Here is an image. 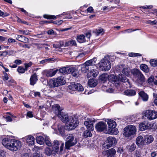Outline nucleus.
Wrapping results in <instances>:
<instances>
[{"instance_id": "nucleus-49", "label": "nucleus", "mask_w": 157, "mask_h": 157, "mask_svg": "<svg viewBox=\"0 0 157 157\" xmlns=\"http://www.w3.org/2000/svg\"><path fill=\"white\" fill-rule=\"evenodd\" d=\"M35 45L37 46V47L39 48H42L44 47V45H48L47 44H36Z\"/></svg>"}, {"instance_id": "nucleus-35", "label": "nucleus", "mask_w": 157, "mask_h": 157, "mask_svg": "<svg viewBox=\"0 0 157 157\" xmlns=\"http://www.w3.org/2000/svg\"><path fill=\"white\" fill-rule=\"evenodd\" d=\"M140 69L144 72L146 73H148L149 69L147 65L145 64H141L140 66Z\"/></svg>"}, {"instance_id": "nucleus-18", "label": "nucleus", "mask_w": 157, "mask_h": 157, "mask_svg": "<svg viewBox=\"0 0 157 157\" xmlns=\"http://www.w3.org/2000/svg\"><path fill=\"white\" fill-rule=\"evenodd\" d=\"M58 117L62 122H65L67 121V119L69 118L70 116H69L68 114L66 113L63 111L57 115Z\"/></svg>"}, {"instance_id": "nucleus-8", "label": "nucleus", "mask_w": 157, "mask_h": 157, "mask_svg": "<svg viewBox=\"0 0 157 157\" xmlns=\"http://www.w3.org/2000/svg\"><path fill=\"white\" fill-rule=\"evenodd\" d=\"M96 58L88 60L84 64L81 65V71L83 73H85L89 71L90 67L95 65L96 61Z\"/></svg>"}, {"instance_id": "nucleus-41", "label": "nucleus", "mask_w": 157, "mask_h": 157, "mask_svg": "<svg viewBox=\"0 0 157 157\" xmlns=\"http://www.w3.org/2000/svg\"><path fill=\"white\" fill-rule=\"evenodd\" d=\"M122 72L125 75L128 76L129 75L130 72L129 69L128 68H124L122 70Z\"/></svg>"}, {"instance_id": "nucleus-23", "label": "nucleus", "mask_w": 157, "mask_h": 157, "mask_svg": "<svg viewBox=\"0 0 157 157\" xmlns=\"http://www.w3.org/2000/svg\"><path fill=\"white\" fill-rule=\"evenodd\" d=\"M16 38L17 40L22 42L26 43L29 42V40L28 38L21 35H18Z\"/></svg>"}, {"instance_id": "nucleus-19", "label": "nucleus", "mask_w": 157, "mask_h": 157, "mask_svg": "<svg viewBox=\"0 0 157 157\" xmlns=\"http://www.w3.org/2000/svg\"><path fill=\"white\" fill-rule=\"evenodd\" d=\"M108 80L113 84H115L117 86L119 84V79L117 77L114 75L111 74L109 75Z\"/></svg>"}, {"instance_id": "nucleus-59", "label": "nucleus", "mask_w": 157, "mask_h": 157, "mask_svg": "<svg viewBox=\"0 0 157 157\" xmlns=\"http://www.w3.org/2000/svg\"><path fill=\"white\" fill-rule=\"evenodd\" d=\"M8 53L7 51L3 52H2V53L0 54V55L1 56L5 57L7 55Z\"/></svg>"}, {"instance_id": "nucleus-58", "label": "nucleus", "mask_w": 157, "mask_h": 157, "mask_svg": "<svg viewBox=\"0 0 157 157\" xmlns=\"http://www.w3.org/2000/svg\"><path fill=\"white\" fill-rule=\"evenodd\" d=\"M147 23L149 24L155 25L156 24V23H157V21L155 20L153 21H151L150 20H149L147 21Z\"/></svg>"}, {"instance_id": "nucleus-40", "label": "nucleus", "mask_w": 157, "mask_h": 157, "mask_svg": "<svg viewBox=\"0 0 157 157\" xmlns=\"http://www.w3.org/2000/svg\"><path fill=\"white\" fill-rule=\"evenodd\" d=\"M93 32L96 34L98 36L101 34L102 33V32H103V31L102 29L99 28L94 31Z\"/></svg>"}, {"instance_id": "nucleus-64", "label": "nucleus", "mask_w": 157, "mask_h": 157, "mask_svg": "<svg viewBox=\"0 0 157 157\" xmlns=\"http://www.w3.org/2000/svg\"><path fill=\"white\" fill-rule=\"evenodd\" d=\"M5 155L4 151L2 150H0V157H3Z\"/></svg>"}, {"instance_id": "nucleus-21", "label": "nucleus", "mask_w": 157, "mask_h": 157, "mask_svg": "<svg viewBox=\"0 0 157 157\" xmlns=\"http://www.w3.org/2000/svg\"><path fill=\"white\" fill-rule=\"evenodd\" d=\"M58 71V69H56L54 71L52 70H50L46 71L45 72V74L47 77H51L54 76L56 73Z\"/></svg>"}, {"instance_id": "nucleus-14", "label": "nucleus", "mask_w": 157, "mask_h": 157, "mask_svg": "<svg viewBox=\"0 0 157 157\" xmlns=\"http://www.w3.org/2000/svg\"><path fill=\"white\" fill-rule=\"evenodd\" d=\"M83 88L80 84L72 82L68 86V91L71 92L70 90H78L81 91L83 90Z\"/></svg>"}, {"instance_id": "nucleus-50", "label": "nucleus", "mask_w": 157, "mask_h": 157, "mask_svg": "<svg viewBox=\"0 0 157 157\" xmlns=\"http://www.w3.org/2000/svg\"><path fill=\"white\" fill-rule=\"evenodd\" d=\"M91 73H92L91 74H92L93 77H94L97 76L98 74V72L96 70H93V72H91Z\"/></svg>"}, {"instance_id": "nucleus-45", "label": "nucleus", "mask_w": 157, "mask_h": 157, "mask_svg": "<svg viewBox=\"0 0 157 157\" xmlns=\"http://www.w3.org/2000/svg\"><path fill=\"white\" fill-rule=\"evenodd\" d=\"M136 148V145L135 144H133L131 145L128 148V150L130 152L133 151Z\"/></svg>"}, {"instance_id": "nucleus-62", "label": "nucleus", "mask_w": 157, "mask_h": 157, "mask_svg": "<svg viewBox=\"0 0 157 157\" xmlns=\"http://www.w3.org/2000/svg\"><path fill=\"white\" fill-rule=\"evenodd\" d=\"M15 40L12 38H9L8 40V43H14L15 42Z\"/></svg>"}, {"instance_id": "nucleus-44", "label": "nucleus", "mask_w": 157, "mask_h": 157, "mask_svg": "<svg viewBox=\"0 0 157 157\" xmlns=\"http://www.w3.org/2000/svg\"><path fill=\"white\" fill-rule=\"evenodd\" d=\"M129 56L130 57L133 56H141L142 55L141 54L132 52L129 54Z\"/></svg>"}, {"instance_id": "nucleus-39", "label": "nucleus", "mask_w": 157, "mask_h": 157, "mask_svg": "<svg viewBox=\"0 0 157 157\" xmlns=\"http://www.w3.org/2000/svg\"><path fill=\"white\" fill-rule=\"evenodd\" d=\"M17 71L19 73L23 74L26 71L25 68H24L21 66H19L17 68Z\"/></svg>"}, {"instance_id": "nucleus-17", "label": "nucleus", "mask_w": 157, "mask_h": 157, "mask_svg": "<svg viewBox=\"0 0 157 157\" xmlns=\"http://www.w3.org/2000/svg\"><path fill=\"white\" fill-rule=\"evenodd\" d=\"M44 153L48 156H50L52 155H55L57 154L56 151H55L53 147L51 148V147H48L45 148Z\"/></svg>"}, {"instance_id": "nucleus-63", "label": "nucleus", "mask_w": 157, "mask_h": 157, "mask_svg": "<svg viewBox=\"0 0 157 157\" xmlns=\"http://www.w3.org/2000/svg\"><path fill=\"white\" fill-rule=\"evenodd\" d=\"M93 7L90 6L87 9V11L88 12L91 13L93 11Z\"/></svg>"}, {"instance_id": "nucleus-37", "label": "nucleus", "mask_w": 157, "mask_h": 157, "mask_svg": "<svg viewBox=\"0 0 157 157\" xmlns=\"http://www.w3.org/2000/svg\"><path fill=\"white\" fill-rule=\"evenodd\" d=\"M45 142L46 145L48 147H51L52 144L50 141L49 137L47 136H45Z\"/></svg>"}, {"instance_id": "nucleus-34", "label": "nucleus", "mask_w": 157, "mask_h": 157, "mask_svg": "<svg viewBox=\"0 0 157 157\" xmlns=\"http://www.w3.org/2000/svg\"><path fill=\"white\" fill-rule=\"evenodd\" d=\"M53 109L55 110V113L56 115H58L62 111L60 109V106L58 104H56L54 106Z\"/></svg>"}, {"instance_id": "nucleus-27", "label": "nucleus", "mask_w": 157, "mask_h": 157, "mask_svg": "<svg viewBox=\"0 0 157 157\" xmlns=\"http://www.w3.org/2000/svg\"><path fill=\"white\" fill-rule=\"evenodd\" d=\"M124 93L128 96H132L136 94V92L133 90H128L124 91Z\"/></svg>"}, {"instance_id": "nucleus-15", "label": "nucleus", "mask_w": 157, "mask_h": 157, "mask_svg": "<svg viewBox=\"0 0 157 157\" xmlns=\"http://www.w3.org/2000/svg\"><path fill=\"white\" fill-rule=\"evenodd\" d=\"M154 125L151 123H149L147 121H144L141 123L139 125V127L140 130L141 131H144L147 129L155 128L153 127Z\"/></svg>"}, {"instance_id": "nucleus-61", "label": "nucleus", "mask_w": 157, "mask_h": 157, "mask_svg": "<svg viewBox=\"0 0 157 157\" xmlns=\"http://www.w3.org/2000/svg\"><path fill=\"white\" fill-rule=\"evenodd\" d=\"M6 119L8 121L10 122L12 121V119L11 118V117L7 116L6 117Z\"/></svg>"}, {"instance_id": "nucleus-33", "label": "nucleus", "mask_w": 157, "mask_h": 157, "mask_svg": "<svg viewBox=\"0 0 157 157\" xmlns=\"http://www.w3.org/2000/svg\"><path fill=\"white\" fill-rule=\"evenodd\" d=\"M119 78L120 80H121V82H127L128 84V86L129 87H130L131 85L130 84V82L129 81V80L127 79L125 76L123 75H121L119 76Z\"/></svg>"}, {"instance_id": "nucleus-9", "label": "nucleus", "mask_w": 157, "mask_h": 157, "mask_svg": "<svg viewBox=\"0 0 157 157\" xmlns=\"http://www.w3.org/2000/svg\"><path fill=\"white\" fill-rule=\"evenodd\" d=\"M99 64L100 67L102 71H108L111 67L110 62L106 57L101 59Z\"/></svg>"}, {"instance_id": "nucleus-13", "label": "nucleus", "mask_w": 157, "mask_h": 157, "mask_svg": "<svg viewBox=\"0 0 157 157\" xmlns=\"http://www.w3.org/2000/svg\"><path fill=\"white\" fill-rule=\"evenodd\" d=\"M144 116L149 120L157 118V112L151 110H147L144 113Z\"/></svg>"}, {"instance_id": "nucleus-60", "label": "nucleus", "mask_w": 157, "mask_h": 157, "mask_svg": "<svg viewBox=\"0 0 157 157\" xmlns=\"http://www.w3.org/2000/svg\"><path fill=\"white\" fill-rule=\"evenodd\" d=\"M70 42L71 46L75 45H76V43L75 40H71L70 41Z\"/></svg>"}, {"instance_id": "nucleus-31", "label": "nucleus", "mask_w": 157, "mask_h": 157, "mask_svg": "<svg viewBox=\"0 0 157 157\" xmlns=\"http://www.w3.org/2000/svg\"><path fill=\"white\" fill-rule=\"evenodd\" d=\"M77 41L80 43L85 42L86 41L85 36L83 34L78 35L77 38Z\"/></svg>"}, {"instance_id": "nucleus-5", "label": "nucleus", "mask_w": 157, "mask_h": 157, "mask_svg": "<svg viewBox=\"0 0 157 157\" xmlns=\"http://www.w3.org/2000/svg\"><path fill=\"white\" fill-rule=\"evenodd\" d=\"M59 71L63 74L71 73L74 77L77 76L78 74L77 70L75 67H63L59 69Z\"/></svg>"}, {"instance_id": "nucleus-54", "label": "nucleus", "mask_w": 157, "mask_h": 157, "mask_svg": "<svg viewBox=\"0 0 157 157\" xmlns=\"http://www.w3.org/2000/svg\"><path fill=\"white\" fill-rule=\"evenodd\" d=\"M7 38L4 36H0V41L1 42H3L5 41Z\"/></svg>"}, {"instance_id": "nucleus-53", "label": "nucleus", "mask_w": 157, "mask_h": 157, "mask_svg": "<svg viewBox=\"0 0 157 157\" xmlns=\"http://www.w3.org/2000/svg\"><path fill=\"white\" fill-rule=\"evenodd\" d=\"M155 78H154V77L151 76L149 78H148V82L149 83H151V82H154V81L155 80Z\"/></svg>"}, {"instance_id": "nucleus-3", "label": "nucleus", "mask_w": 157, "mask_h": 157, "mask_svg": "<svg viewBox=\"0 0 157 157\" xmlns=\"http://www.w3.org/2000/svg\"><path fill=\"white\" fill-rule=\"evenodd\" d=\"M78 124V119L77 117L70 116L66 122L65 128L66 129L71 130L75 128Z\"/></svg>"}, {"instance_id": "nucleus-29", "label": "nucleus", "mask_w": 157, "mask_h": 157, "mask_svg": "<svg viewBox=\"0 0 157 157\" xmlns=\"http://www.w3.org/2000/svg\"><path fill=\"white\" fill-rule=\"evenodd\" d=\"M107 124L108 125V129H112L115 127L116 123L114 121L111 120H108L107 121Z\"/></svg>"}, {"instance_id": "nucleus-25", "label": "nucleus", "mask_w": 157, "mask_h": 157, "mask_svg": "<svg viewBox=\"0 0 157 157\" xmlns=\"http://www.w3.org/2000/svg\"><path fill=\"white\" fill-rule=\"evenodd\" d=\"M109 75L106 73H104L102 74L99 77L100 79L104 82L109 80Z\"/></svg>"}, {"instance_id": "nucleus-57", "label": "nucleus", "mask_w": 157, "mask_h": 157, "mask_svg": "<svg viewBox=\"0 0 157 157\" xmlns=\"http://www.w3.org/2000/svg\"><path fill=\"white\" fill-rule=\"evenodd\" d=\"M59 47L64 46V43L63 41H59V44H58Z\"/></svg>"}, {"instance_id": "nucleus-24", "label": "nucleus", "mask_w": 157, "mask_h": 157, "mask_svg": "<svg viewBox=\"0 0 157 157\" xmlns=\"http://www.w3.org/2000/svg\"><path fill=\"white\" fill-rule=\"evenodd\" d=\"M38 79L36 73H34L31 76L30 79V84L31 85H34L36 83Z\"/></svg>"}, {"instance_id": "nucleus-7", "label": "nucleus", "mask_w": 157, "mask_h": 157, "mask_svg": "<svg viewBox=\"0 0 157 157\" xmlns=\"http://www.w3.org/2000/svg\"><path fill=\"white\" fill-rule=\"evenodd\" d=\"M133 75L137 78V82L142 84L145 81V78L141 72L138 69H134L131 71Z\"/></svg>"}, {"instance_id": "nucleus-4", "label": "nucleus", "mask_w": 157, "mask_h": 157, "mask_svg": "<svg viewBox=\"0 0 157 157\" xmlns=\"http://www.w3.org/2000/svg\"><path fill=\"white\" fill-rule=\"evenodd\" d=\"M66 82L64 76H60L57 78L52 79L49 81L48 84L51 87H54L64 85Z\"/></svg>"}, {"instance_id": "nucleus-42", "label": "nucleus", "mask_w": 157, "mask_h": 157, "mask_svg": "<svg viewBox=\"0 0 157 157\" xmlns=\"http://www.w3.org/2000/svg\"><path fill=\"white\" fill-rule=\"evenodd\" d=\"M150 64L153 67H155L157 66V60L155 59L151 60L150 61Z\"/></svg>"}, {"instance_id": "nucleus-43", "label": "nucleus", "mask_w": 157, "mask_h": 157, "mask_svg": "<svg viewBox=\"0 0 157 157\" xmlns=\"http://www.w3.org/2000/svg\"><path fill=\"white\" fill-rule=\"evenodd\" d=\"M43 17L44 18L48 19H56V16L54 15H49L45 14L44 15Z\"/></svg>"}, {"instance_id": "nucleus-30", "label": "nucleus", "mask_w": 157, "mask_h": 157, "mask_svg": "<svg viewBox=\"0 0 157 157\" xmlns=\"http://www.w3.org/2000/svg\"><path fill=\"white\" fill-rule=\"evenodd\" d=\"M36 141L38 144L40 145H42L44 143L45 139L41 136H37L36 138Z\"/></svg>"}, {"instance_id": "nucleus-51", "label": "nucleus", "mask_w": 157, "mask_h": 157, "mask_svg": "<svg viewBox=\"0 0 157 157\" xmlns=\"http://www.w3.org/2000/svg\"><path fill=\"white\" fill-rule=\"evenodd\" d=\"M4 76H3V79L4 81H6L8 80L9 77L7 74L6 72H4Z\"/></svg>"}, {"instance_id": "nucleus-26", "label": "nucleus", "mask_w": 157, "mask_h": 157, "mask_svg": "<svg viewBox=\"0 0 157 157\" xmlns=\"http://www.w3.org/2000/svg\"><path fill=\"white\" fill-rule=\"evenodd\" d=\"M139 94L143 101H147L148 99V95L144 92L141 91L139 93Z\"/></svg>"}, {"instance_id": "nucleus-2", "label": "nucleus", "mask_w": 157, "mask_h": 157, "mask_svg": "<svg viewBox=\"0 0 157 157\" xmlns=\"http://www.w3.org/2000/svg\"><path fill=\"white\" fill-rule=\"evenodd\" d=\"M95 121L93 119L87 118L86 121L84 122V124L86 126L88 130H86L83 133V136L84 137L87 138L92 136V134L90 131H93L94 128L93 124Z\"/></svg>"}, {"instance_id": "nucleus-55", "label": "nucleus", "mask_w": 157, "mask_h": 157, "mask_svg": "<svg viewBox=\"0 0 157 157\" xmlns=\"http://www.w3.org/2000/svg\"><path fill=\"white\" fill-rule=\"evenodd\" d=\"M14 63L16 64L19 65L22 63V61L21 60L17 59L14 61Z\"/></svg>"}, {"instance_id": "nucleus-16", "label": "nucleus", "mask_w": 157, "mask_h": 157, "mask_svg": "<svg viewBox=\"0 0 157 157\" xmlns=\"http://www.w3.org/2000/svg\"><path fill=\"white\" fill-rule=\"evenodd\" d=\"M106 124L103 121H101L96 124L95 128L96 130L99 132H101L107 128Z\"/></svg>"}, {"instance_id": "nucleus-1", "label": "nucleus", "mask_w": 157, "mask_h": 157, "mask_svg": "<svg viewBox=\"0 0 157 157\" xmlns=\"http://www.w3.org/2000/svg\"><path fill=\"white\" fill-rule=\"evenodd\" d=\"M2 143L4 147L12 151H17L21 146L20 141L13 139L5 138L2 140Z\"/></svg>"}, {"instance_id": "nucleus-52", "label": "nucleus", "mask_w": 157, "mask_h": 157, "mask_svg": "<svg viewBox=\"0 0 157 157\" xmlns=\"http://www.w3.org/2000/svg\"><path fill=\"white\" fill-rule=\"evenodd\" d=\"M31 31L28 30H23L22 31V33L23 35H28L29 34L30 32H31Z\"/></svg>"}, {"instance_id": "nucleus-6", "label": "nucleus", "mask_w": 157, "mask_h": 157, "mask_svg": "<svg viewBox=\"0 0 157 157\" xmlns=\"http://www.w3.org/2000/svg\"><path fill=\"white\" fill-rule=\"evenodd\" d=\"M64 143L63 142L55 140L52 143V147L57 154H62L63 153Z\"/></svg>"}, {"instance_id": "nucleus-12", "label": "nucleus", "mask_w": 157, "mask_h": 157, "mask_svg": "<svg viewBox=\"0 0 157 157\" xmlns=\"http://www.w3.org/2000/svg\"><path fill=\"white\" fill-rule=\"evenodd\" d=\"M116 139L112 136L108 137L103 145V147L108 149L112 146L115 145L117 143Z\"/></svg>"}, {"instance_id": "nucleus-28", "label": "nucleus", "mask_w": 157, "mask_h": 157, "mask_svg": "<svg viewBox=\"0 0 157 157\" xmlns=\"http://www.w3.org/2000/svg\"><path fill=\"white\" fill-rule=\"evenodd\" d=\"M145 144H148L151 143L153 140V138L152 136H144Z\"/></svg>"}, {"instance_id": "nucleus-56", "label": "nucleus", "mask_w": 157, "mask_h": 157, "mask_svg": "<svg viewBox=\"0 0 157 157\" xmlns=\"http://www.w3.org/2000/svg\"><path fill=\"white\" fill-rule=\"evenodd\" d=\"M27 116L31 118L33 117V115L31 111H29L27 113Z\"/></svg>"}, {"instance_id": "nucleus-10", "label": "nucleus", "mask_w": 157, "mask_h": 157, "mask_svg": "<svg viewBox=\"0 0 157 157\" xmlns=\"http://www.w3.org/2000/svg\"><path fill=\"white\" fill-rule=\"evenodd\" d=\"M67 139V141L66 142L65 145V148L66 149H69L70 147L74 145L77 143L76 139L73 134H68Z\"/></svg>"}, {"instance_id": "nucleus-20", "label": "nucleus", "mask_w": 157, "mask_h": 157, "mask_svg": "<svg viewBox=\"0 0 157 157\" xmlns=\"http://www.w3.org/2000/svg\"><path fill=\"white\" fill-rule=\"evenodd\" d=\"M26 141L29 145H33L34 143V138L31 135H29L25 137Z\"/></svg>"}, {"instance_id": "nucleus-46", "label": "nucleus", "mask_w": 157, "mask_h": 157, "mask_svg": "<svg viewBox=\"0 0 157 157\" xmlns=\"http://www.w3.org/2000/svg\"><path fill=\"white\" fill-rule=\"evenodd\" d=\"M9 15V13L6 12L4 13L1 10H0V16H1L2 17H6L8 16Z\"/></svg>"}, {"instance_id": "nucleus-47", "label": "nucleus", "mask_w": 157, "mask_h": 157, "mask_svg": "<svg viewBox=\"0 0 157 157\" xmlns=\"http://www.w3.org/2000/svg\"><path fill=\"white\" fill-rule=\"evenodd\" d=\"M62 15H66V18L68 19L71 18L72 17L71 16L68 12L63 13L62 14L60 15V16H62Z\"/></svg>"}, {"instance_id": "nucleus-36", "label": "nucleus", "mask_w": 157, "mask_h": 157, "mask_svg": "<svg viewBox=\"0 0 157 157\" xmlns=\"http://www.w3.org/2000/svg\"><path fill=\"white\" fill-rule=\"evenodd\" d=\"M88 84L90 87H93L96 86L97 83L96 81L93 79H90L89 80Z\"/></svg>"}, {"instance_id": "nucleus-11", "label": "nucleus", "mask_w": 157, "mask_h": 157, "mask_svg": "<svg viewBox=\"0 0 157 157\" xmlns=\"http://www.w3.org/2000/svg\"><path fill=\"white\" fill-rule=\"evenodd\" d=\"M136 130V128L134 126L129 125L124 128V135L126 137H129L134 135Z\"/></svg>"}, {"instance_id": "nucleus-32", "label": "nucleus", "mask_w": 157, "mask_h": 157, "mask_svg": "<svg viewBox=\"0 0 157 157\" xmlns=\"http://www.w3.org/2000/svg\"><path fill=\"white\" fill-rule=\"evenodd\" d=\"M118 132V131L117 128H115L112 129H108L106 133L113 135H117Z\"/></svg>"}, {"instance_id": "nucleus-48", "label": "nucleus", "mask_w": 157, "mask_h": 157, "mask_svg": "<svg viewBox=\"0 0 157 157\" xmlns=\"http://www.w3.org/2000/svg\"><path fill=\"white\" fill-rule=\"evenodd\" d=\"M33 64V63L32 62H30L28 63H25L24 64L25 67L26 71L28 70V68L31 67Z\"/></svg>"}, {"instance_id": "nucleus-38", "label": "nucleus", "mask_w": 157, "mask_h": 157, "mask_svg": "<svg viewBox=\"0 0 157 157\" xmlns=\"http://www.w3.org/2000/svg\"><path fill=\"white\" fill-rule=\"evenodd\" d=\"M107 152L108 155H110L111 156L112 155L114 156L116 153V151L114 149L111 148L107 150Z\"/></svg>"}, {"instance_id": "nucleus-22", "label": "nucleus", "mask_w": 157, "mask_h": 157, "mask_svg": "<svg viewBox=\"0 0 157 157\" xmlns=\"http://www.w3.org/2000/svg\"><path fill=\"white\" fill-rule=\"evenodd\" d=\"M136 143L138 146H140V145H144L145 144L144 139L142 136H139L136 139Z\"/></svg>"}]
</instances>
